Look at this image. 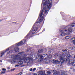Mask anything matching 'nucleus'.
Wrapping results in <instances>:
<instances>
[{"mask_svg": "<svg viewBox=\"0 0 75 75\" xmlns=\"http://www.w3.org/2000/svg\"><path fill=\"white\" fill-rule=\"evenodd\" d=\"M40 58L39 59V60L40 61H42V60H43L44 61H45L44 62H47V58H46L45 59H42V57H48L47 54H43V55H40Z\"/></svg>", "mask_w": 75, "mask_h": 75, "instance_id": "nucleus-6", "label": "nucleus"}, {"mask_svg": "<svg viewBox=\"0 0 75 75\" xmlns=\"http://www.w3.org/2000/svg\"><path fill=\"white\" fill-rule=\"evenodd\" d=\"M47 74H51V72L50 71H47Z\"/></svg>", "mask_w": 75, "mask_h": 75, "instance_id": "nucleus-27", "label": "nucleus"}, {"mask_svg": "<svg viewBox=\"0 0 75 75\" xmlns=\"http://www.w3.org/2000/svg\"><path fill=\"white\" fill-rule=\"evenodd\" d=\"M54 72L53 73V74L54 75H56L57 74L58 75V73H57V72L56 71H54Z\"/></svg>", "mask_w": 75, "mask_h": 75, "instance_id": "nucleus-17", "label": "nucleus"}, {"mask_svg": "<svg viewBox=\"0 0 75 75\" xmlns=\"http://www.w3.org/2000/svg\"><path fill=\"white\" fill-rule=\"evenodd\" d=\"M14 70H15V69H11V71H14Z\"/></svg>", "mask_w": 75, "mask_h": 75, "instance_id": "nucleus-32", "label": "nucleus"}, {"mask_svg": "<svg viewBox=\"0 0 75 75\" xmlns=\"http://www.w3.org/2000/svg\"><path fill=\"white\" fill-rule=\"evenodd\" d=\"M62 73V75H63V74H64L65 73V71H61Z\"/></svg>", "mask_w": 75, "mask_h": 75, "instance_id": "nucleus-22", "label": "nucleus"}, {"mask_svg": "<svg viewBox=\"0 0 75 75\" xmlns=\"http://www.w3.org/2000/svg\"><path fill=\"white\" fill-rule=\"evenodd\" d=\"M33 75H37V73H33ZM38 75H40L38 74Z\"/></svg>", "mask_w": 75, "mask_h": 75, "instance_id": "nucleus-28", "label": "nucleus"}, {"mask_svg": "<svg viewBox=\"0 0 75 75\" xmlns=\"http://www.w3.org/2000/svg\"><path fill=\"white\" fill-rule=\"evenodd\" d=\"M32 70L33 69H32V68L30 69L29 70V71H32Z\"/></svg>", "mask_w": 75, "mask_h": 75, "instance_id": "nucleus-33", "label": "nucleus"}, {"mask_svg": "<svg viewBox=\"0 0 75 75\" xmlns=\"http://www.w3.org/2000/svg\"><path fill=\"white\" fill-rule=\"evenodd\" d=\"M10 52H12V50H11L9 52V53L7 52V54H8L10 53Z\"/></svg>", "mask_w": 75, "mask_h": 75, "instance_id": "nucleus-31", "label": "nucleus"}, {"mask_svg": "<svg viewBox=\"0 0 75 75\" xmlns=\"http://www.w3.org/2000/svg\"><path fill=\"white\" fill-rule=\"evenodd\" d=\"M19 49L18 47H15L14 49L15 51L17 52L18 51Z\"/></svg>", "mask_w": 75, "mask_h": 75, "instance_id": "nucleus-15", "label": "nucleus"}, {"mask_svg": "<svg viewBox=\"0 0 75 75\" xmlns=\"http://www.w3.org/2000/svg\"><path fill=\"white\" fill-rule=\"evenodd\" d=\"M18 66H19V65H16V66H15V67H18Z\"/></svg>", "mask_w": 75, "mask_h": 75, "instance_id": "nucleus-34", "label": "nucleus"}, {"mask_svg": "<svg viewBox=\"0 0 75 75\" xmlns=\"http://www.w3.org/2000/svg\"><path fill=\"white\" fill-rule=\"evenodd\" d=\"M48 58H52V55H50Z\"/></svg>", "mask_w": 75, "mask_h": 75, "instance_id": "nucleus-24", "label": "nucleus"}, {"mask_svg": "<svg viewBox=\"0 0 75 75\" xmlns=\"http://www.w3.org/2000/svg\"><path fill=\"white\" fill-rule=\"evenodd\" d=\"M72 32V29L71 28H68V26L64 28V33H67V35H69L70 33Z\"/></svg>", "mask_w": 75, "mask_h": 75, "instance_id": "nucleus-5", "label": "nucleus"}, {"mask_svg": "<svg viewBox=\"0 0 75 75\" xmlns=\"http://www.w3.org/2000/svg\"><path fill=\"white\" fill-rule=\"evenodd\" d=\"M70 40L71 42H75V38H72Z\"/></svg>", "mask_w": 75, "mask_h": 75, "instance_id": "nucleus-10", "label": "nucleus"}, {"mask_svg": "<svg viewBox=\"0 0 75 75\" xmlns=\"http://www.w3.org/2000/svg\"><path fill=\"white\" fill-rule=\"evenodd\" d=\"M8 69H10V68L9 67L8 68Z\"/></svg>", "mask_w": 75, "mask_h": 75, "instance_id": "nucleus-37", "label": "nucleus"}, {"mask_svg": "<svg viewBox=\"0 0 75 75\" xmlns=\"http://www.w3.org/2000/svg\"><path fill=\"white\" fill-rule=\"evenodd\" d=\"M19 57L18 55H13L11 56V59L9 60V61L11 64H14L17 62L16 60H18L19 59Z\"/></svg>", "mask_w": 75, "mask_h": 75, "instance_id": "nucleus-4", "label": "nucleus"}, {"mask_svg": "<svg viewBox=\"0 0 75 75\" xmlns=\"http://www.w3.org/2000/svg\"><path fill=\"white\" fill-rule=\"evenodd\" d=\"M53 62L54 64H59L60 62L54 59L53 60Z\"/></svg>", "mask_w": 75, "mask_h": 75, "instance_id": "nucleus-9", "label": "nucleus"}, {"mask_svg": "<svg viewBox=\"0 0 75 75\" xmlns=\"http://www.w3.org/2000/svg\"><path fill=\"white\" fill-rule=\"evenodd\" d=\"M19 54H20V55H22V57H24V56H25V55H24V52L20 53H19Z\"/></svg>", "mask_w": 75, "mask_h": 75, "instance_id": "nucleus-11", "label": "nucleus"}, {"mask_svg": "<svg viewBox=\"0 0 75 75\" xmlns=\"http://www.w3.org/2000/svg\"><path fill=\"white\" fill-rule=\"evenodd\" d=\"M58 54H55L54 55L55 57H57V56H58Z\"/></svg>", "mask_w": 75, "mask_h": 75, "instance_id": "nucleus-25", "label": "nucleus"}, {"mask_svg": "<svg viewBox=\"0 0 75 75\" xmlns=\"http://www.w3.org/2000/svg\"><path fill=\"white\" fill-rule=\"evenodd\" d=\"M62 51H63V52H67V49L63 50H62Z\"/></svg>", "mask_w": 75, "mask_h": 75, "instance_id": "nucleus-23", "label": "nucleus"}, {"mask_svg": "<svg viewBox=\"0 0 75 75\" xmlns=\"http://www.w3.org/2000/svg\"><path fill=\"white\" fill-rule=\"evenodd\" d=\"M2 70V71H6V69L5 68H3Z\"/></svg>", "mask_w": 75, "mask_h": 75, "instance_id": "nucleus-29", "label": "nucleus"}, {"mask_svg": "<svg viewBox=\"0 0 75 75\" xmlns=\"http://www.w3.org/2000/svg\"><path fill=\"white\" fill-rule=\"evenodd\" d=\"M22 74H23V73L22 72H21L19 74H17L16 75H21Z\"/></svg>", "mask_w": 75, "mask_h": 75, "instance_id": "nucleus-21", "label": "nucleus"}, {"mask_svg": "<svg viewBox=\"0 0 75 75\" xmlns=\"http://www.w3.org/2000/svg\"><path fill=\"white\" fill-rule=\"evenodd\" d=\"M33 55H32L30 57H23L19 60V61L18 62V64L19 65H22L23 64V61L27 62L30 60H33Z\"/></svg>", "mask_w": 75, "mask_h": 75, "instance_id": "nucleus-2", "label": "nucleus"}, {"mask_svg": "<svg viewBox=\"0 0 75 75\" xmlns=\"http://www.w3.org/2000/svg\"><path fill=\"white\" fill-rule=\"evenodd\" d=\"M73 44H74V45H75V42H74Z\"/></svg>", "mask_w": 75, "mask_h": 75, "instance_id": "nucleus-36", "label": "nucleus"}, {"mask_svg": "<svg viewBox=\"0 0 75 75\" xmlns=\"http://www.w3.org/2000/svg\"><path fill=\"white\" fill-rule=\"evenodd\" d=\"M43 71H40V72H39V74H40V75H42L43 74Z\"/></svg>", "mask_w": 75, "mask_h": 75, "instance_id": "nucleus-20", "label": "nucleus"}, {"mask_svg": "<svg viewBox=\"0 0 75 75\" xmlns=\"http://www.w3.org/2000/svg\"><path fill=\"white\" fill-rule=\"evenodd\" d=\"M71 27H74L75 26V23H71Z\"/></svg>", "mask_w": 75, "mask_h": 75, "instance_id": "nucleus-14", "label": "nucleus"}, {"mask_svg": "<svg viewBox=\"0 0 75 75\" xmlns=\"http://www.w3.org/2000/svg\"><path fill=\"white\" fill-rule=\"evenodd\" d=\"M66 57H65V56H64V55L63 54V55H60V61L62 63V62H64V61H68V58H69V57L71 56V55L69 54V52H67L66 53Z\"/></svg>", "mask_w": 75, "mask_h": 75, "instance_id": "nucleus-3", "label": "nucleus"}, {"mask_svg": "<svg viewBox=\"0 0 75 75\" xmlns=\"http://www.w3.org/2000/svg\"><path fill=\"white\" fill-rule=\"evenodd\" d=\"M71 38V36H67L65 37V39L66 40H68V39H69Z\"/></svg>", "mask_w": 75, "mask_h": 75, "instance_id": "nucleus-12", "label": "nucleus"}, {"mask_svg": "<svg viewBox=\"0 0 75 75\" xmlns=\"http://www.w3.org/2000/svg\"><path fill=\"white\" fill-rule=\"evenodd\" d=\"M35 70H36V68H34L33 69V71L34 72V71H35Z\"/></svg>", "mask_w": 75, "mask_h": 75, "instance_id": "nucleus-30", "label": "nucleus"}, {"mask_svg": "<svg viewBox=\"0 0 75 75\" xmlns=\"http://www.w3.org/2000/svg\"><path fill=\"white\" fill-rule=\"evenodd\" d=\"M26 41V40H23L18 43L17 45H23V44H24L25 42Z\"/></svg>", "mask_w": 75, "mask_h": 75, "instance_id": "nucleus-8", "label": "nucleus"}, {"mask_svg": "<svg viewBox=\"0 0 75 75\" xmlns=\"http://www.w3.org/2000/svg\"><path fill=\"white\" fill-rule=\"evenodd\" d=\"M60 35L61 36H62V37H64L65 35H68L67 34V32H66V33H65L64 32V30H60Z\"/></svg>", "mask_w": 75, "mask_h": 75, "instance_id": "nucleus-7", "label": "nucleus"}, {"mask_svg": "<svg viewBox=\"0 0 75 75\" xmlns=\"http://www.w3.org/2000/svg\"><path fill=\"white\" fill-rule=\"evenodd\" d=\"M42 5L43 4V6L45 7L43 8L42 11H41L40 14L39 15L40 17V18H38L36 22L35 23L34 25H33L32 29H31L30 33L34 34L35 33V31H36L38 29V28H35V25H37L38 23L42 22L44 19V14H43V11H45V14H47L48 12V10L50 9V8L52 6V0H43L42 1Z\"/></svg>", "mask_w": 75, "mask_h": 75, "instance_id": "nucleus-1", "label": "nucleus"}, {"mask_svg": "<svg viewBox=\"0 0 75 75\" xmlns=\"http://www.w3.org/2000/svg\"><path fill=\"white\" fill-rule=\"evenodd\" d=\"M5 73V71L2 72L1 71V74H4Z\"/></svg>", "mask_w": 75, "mask_h": 75, "instance_id": "nucleus-26", "label": "nucleus"}, {"mask_svg": "<svg viewBox=\"0 0 75 75\" xmlns=\"http://www.w3.org/2000/svg\"><path fill=\"white\" fill-rule=\"evenodd\" d=\"M48 53H49V54H50V53H51V52H50V51H49L48 52Z\"/></svg>", "mask_w": 75, "mask_h": 75, "instance_id": "nucleus-35", "label": "nucleus"}, {"mask_svg": "<svg viewBox=\"0 0 75 75\" xmlns=\"http://www.w3.org/2000/svg\"><path fill=\"white\" fill-rule=\"evenodd\" d=\"M4 52H1V54H0V57H1L3 56V55H4Z\"/></svg>", "mask_w": 75, "mask_h": 75, "instance_id": "nucleus-16", "label": "nucleus"}, {"mask_svg": "<svg viewBox=\"0 0 75 75\" xmlns=\"http://www.w3.org/2000/svg\"><path fill=\"white\" fill-rule=\"evenodd\" d=\"M70 50H75V47H71L70 48Z\"/></svg>", "mask_w": 75, "mask_h": 75, "instance_id": "nucleus-13", "label": "nucleus"}, {"mask_svg": "<svg viewBox=\"0 0 75 75\" xmlns=\"http://www.w3.org/2000/svg\"><path fill=\"white\" fill-rule=\"evenodd\" d=\"M43 51V50L42 49L39 50H38V52H39V53H40V52H42Z\"/></svg>", "mask_w": 75, "mask_h": 75, "instance_id": "nucleus-19", "label": "nucleus"}, {"mask_svg": "<svg viewBox=\"0 0 75 75\" xmlns=\"http://www.w3.org/2000/svg\"><path fill=\"white\" fill-rule=\"evenodd\" d=\"M10 50V49L9 48H8L7 49H6V51L3 52H4V54L6 53V52H7V51H8Z\"/></svg>", "mask_w": 75, "mask_h": 75, "instance_id": "nucleus-18", "label": "nucleus"}]
</instances>
